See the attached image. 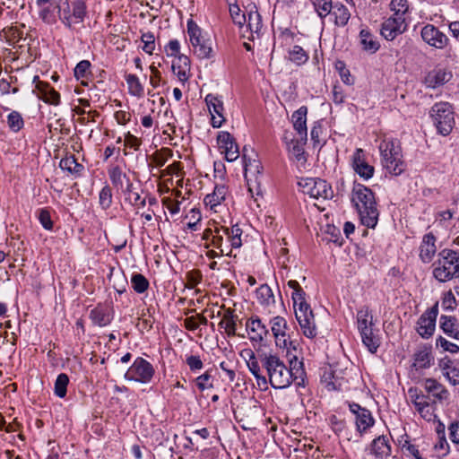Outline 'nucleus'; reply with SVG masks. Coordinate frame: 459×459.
Instances as JSON below:
<instances>
[{"mask_svg":"<svg viewBox=\"0 0 459 459\" xmlns=\"http://www.w3.org/2000/svg\"><path fill=\"white\" fill-rule=\"evenodd\" d=\"M260 360L266 371L267 384L273 388L284 389L294 381L299 385L303 384L306 376L304 364L296 355L289 359L288 365L279 356L272 353L263 354Z\"/></svg>","mask_w":459,"mask_h":459,"instance_id":"f257e3e1","label":"nucleus"},{"mask_svg":"<svg viewBox=\"0 0 459 459\" xmlns=\"http://www.w3.org/2000/svg\"><path fill=\"white\" fill-rule=\"evenodd\" d=\"M288 286L293 290L291 298L296 319L303 334L310 339L317 335L315 316L306 299V292L295 280L288 281Z\"/></svg>","mask_w":459,"mask_h":459,"instance_id":"f03ea898","label":"nucleus"},{"mask_svg":"<svg viewBox=\"0 0 459 459\" xmlns=\"http://www.w3.org/2000/svg\"><path fill=\"white\" fill-rule=\"evenodd\" d=\"M351 202L359 214L361 223L374 229L377 224L379 212L371 189L364 185L355 184L351 192Z\"/></svg>","mask_w":459,"mask_h":459,"instance_id":"7ed1b4c3","label":"nucleus"},{"mask_svg":"<svg viewBox=\"0 0 459 459\" xmlns=\"http://www.w3.org/2000/svg\"><path fill=\"white\" fill-rule=\"evenodd\" d=\"M433 277L439 282H446L459 277V251L443 249L432 264Z\"/></svg>","mask_w":459,"mask_h":459,"instance_id":"20e7f679","label":"nucleus"},{"mask_svg":"<svg viewBox=\"0 0 459 459\" xmlns=\"http://www.w3.org/2000/svg\"><path fill=\"white\" fill-rule=\"evenodd\" d=\"M383 167L392 175H401L405 170L402 150L399 143L393 139H385L379 144Z\"/></svg>","mask_w":459,"mask_h":459,"instance_id":"39448f33","label":"nucleus"},{"mask_svg":"<svg viewBox=\"0 0 459 459\" xmlns=\"http://www.w3.org/2000/svg\"><path fill=\"white\" fill-rule=\"evenodd\" d=\"M87 14V5L84 0H59L58 18L69 30H75L82 24Z\"/></svg>","mask_w":459,"mask_h":459,"instance_id":"423d86ee","label":"nucleus"},{"mask_svg":"<svg viewBox=\"0 0 459 459\" xmlns=\"http://www.w3.org/2000/svg\"><path fill=\"white\" fill-rule=\"evenodd\" d=\"M429 114L438 134L446 136L452 132L455 124V113L448 102L436 103Z\"/></svg>","mask_w":459,"mask_h":459,"instance_id":"0eeeda50","label":"nucleus"},{"mask_svg":"<svg viewBox=\"0 0 459 459\" xmlns=\"http://www.w3.org/2000/svg\"><path fill=\"white\" fill-rule=\"evenodd\" d=\"M357 326L363 344L371 353L379 347V340L373 333V320L368 307H361L357 312Z\"/></svg>","mask_w":459,"mask_h":459,"instance_id":"6e6552de","label":"nucleus"},{"mask_svg":"<svg viewBox=\"0 0 459 459\" xmlns=\"http://www.w3.org/2000/svg\"><path fill=\"white\" fill-rule=\"evenodd\" d=\"M187 34L194 54L198 58L209 59L212 57L211 40L205 38L200 27L193 20L187 22Z\"/></svg>","mask_w":459,"mask_h":459,"instance_id":"1a4fd4ad","label":"nucleus"},{"mask_svg":"<svg viewBox=\"0 0 459 459\" xmlns=\"http://www.w3.org/2000/svg\"><path fill=\"white\" fill-rule=\"evenodd\" d=\"M154 372V368L149 361L138 357L126 372L125 378L128 381L147 384L152 381Z\"/></svg>","mask_w":459,"mask_h":459,"instance_id":"9d476101","label":"nucleus"},{"mask_svg":"<svg viewBox=\"0 0 459 459\" xmlns=\"http://www.w3.org/2000/svg\"><path fill=\"white\" fill-rule=\"evenodd\" d=\"M211 232L212 236L218 235L221 237V246L228 244L231 250L233 248H239L242 246V234L243 230L238 225H234L231 228L215 225L213 228L204 230V233Z\"/></svg>","mask_w":459,"mask_h":459,"instance_id":"9b49d317","label":"nucleus"},{"mask_svg":"<svg viewBox=\"0 0 459 459\" xmlns=\"http://www.w3.org/2000/svg\"><path fill=\"white\" fill-rule=\"evenodd\" d=\"M302 192L313 198H322L324 200L333 197L332 187L325 180L320 178H305L299 182Z\"/></svg>","mask_w":459,"mask_h":459,"instance_id":"f8f14e48","label":"nucleus"},{"mask_svg":"<svg viewBox=\"0 0 459 459\" xmlns=\"http://www.w3.org/2000/svg\"><path fill=\"white\" fill-rule=\"evenodd\" d=\"M270 324L276 346L281 349H286L288 353L291 347L295 350L296 347L287 333L289 329L287 320L282 316H276L271 319Z\"/></svg>","mask_w":459,"mask_h":459,"instance_id":"ddd939ff","label":"nucleus"},{"mask_svg":"<svg viewBox=\"0 0 459 459\" xmlns=\"http://www.w3.org/2000/svg\"><path fill=\"white\" fill-rule=\"evenodd\" d=\"M349 409L355 416V425L359 437H362V435L375 423L371 411L361 407L356 403H350Z\"/></svg>","mask_w":459,"mask_h":459,"instance_id":"4468645a","label":"nucleus"},{"mask_svg":"<svg viewBox=\"0 0 459 459\" xmlns=\"http://www.w3.org/2000/svg\"><path fill=\"white\" fill-rule=\"evenodd\" d=\"M437 314V303L431 308L425 311L419 318L417 322V332L422 338L428 339L434 333Z\"/></svg>","mask_w":459,"mask_h":459,"instance_id":"2eb2a0df","label":"nucleus"},{"mask_svg":"<svg viewBox=\"0 0 459 459\" xmlns=\"http://www.w3.org/2000/svg\"><path fill=\"white\" fill-rule=\"evenodd\" d=\"M262 18L256 7L252 6L247 12V17L244 29H240L243 37L249 40H255L260 37L262 30Z\"/></svg>","mask_w":459,"mask_h":459,"instance_id":"dca6fc26","label":"nucleus"},{"mask_svg":"<svg viewBox=\"0 0 459 459\" xmlns=\"http://www.w3.org/2000/svg\"><path fill=\"white\" fill-rule=\"evenodd\" d=\"M351 166L353 170L364 180L370 179L375 169L367 160L366 152L361 148L356 149L351 156Z\"/></svg>","mask_w":459,"mask_h":459,"instance_id":"f3484780","label":"nucleus"},{"mask_svg":"<svg viewBox=\"0 0 459 459\" xmlns=\"http://www.w3.org/2000/svg\"><path fill=\"white\" fill-rule=\"evenodd\" d=\"M205 103L212 116V125L213 127H221L225 121L223 101L221 97L209 93L205 96Z\"/></svg>","mask_w":459,"mask_h":459,"instance_id":"a211bd4d","label":"nucleus"},{"mask_svg":"<svg viewBox=\"0 0 459 459\" xmlns=\"http://www.w3.org/2000/svg\"><path fill=\"white\" fill-rule=\"evenodd\" d=\"M409 23H406L403 20L399 21L391 17L385 18L380 29V33L384 39L392 41L398 36L403 34L408 29Z\"/></svg>","mask_w":459,"mask_h":459,"instance_id":"6ab92c4d","label":"nucleus"},{"mask_svg":"<svg viewBox=\"0 0 459 459\" xmlns=\"http://www.w3.org/2000/svg\"><path fill=\"white\" fill-rule=\"evenodd\" d=\"M246 330L249 340L253 343L261 344L269 335V330L266 325L262 323L261 319L256 316L247 319Z\"/></svg>","mask_w":459,"mask_h":459,"instance_id":"aec40b11","label":"nucleus"},{"mask_svg":"<svg viewBox=\"0 0 459 459\" xmlns=\"http://www.w3.org/2000/svg\"><path fill=\"white\" fill-rule=\"evenodd\" d=\"M217 141L221 153H224L228 161H234L239 157L238 144L230 133L221 132L217 137Z\"/></svg>","mask_w":459,"mask_h":459,"instance_id":"412c9836","label":"nucleus"},{"mask_svg":"<svg viewBox=\"0 0 459 459\" xmlns=\"http://www.w3.org/2000/svg\"><path fill=\"white\" fill-rule=\"evenodd\" d=\"M420 35L427 44L436 48H443L448 42L447 37L432 24L425 25Z\"/></svg>","mask_w":459,"mask_h":459,"instance_id":"4be33fe9","label":"nucleus"},{"mask_svg":"<svg viewBox=\"0 0 459 459\" xmlns=\"http://www.w3.org/2000/svg\"><path fill=\"white\" fill-rule=\"evenodd\" d=\"M211 234V232L203 233V239L205 241V247H212L218 249L219 251L209 250L206 253L207 257L213 259L222 255L230 256L231 248H230V246L228 244H225V246H221V237L215 235L214 238V236H212Z\"/></svg>","mask_w":459,"mask_h":459,"instance_id":"5701e85b","label":"nucleus"},{"mask_svg":"<svg viewBox=\"0 0 459 459\" xmlns=\"http://www.w3.org/2000/svg\"><path fill=\"white\" fill-rule=\"evenodd\" d=\"M244 352L247 356V365L250 373L254 376L256 380V384L260 388L265 389L267 387V377L263 374L262 364L260 365L254 351L251 350H245Z\"/></svg>","mask_w":459,"mask_h":459,"instance_id":"b1692460","label":"nucleus"},{"mask_svg":"<svg viewBox=\"0 0 459 459\" xmlns=\"http://www.w3.org/2000/svg\"><path fill=\"white\" fill-rule=\"evenodd\" d=\"M36 4L40 8L39 18L47 24H55L56 22V12L59 11V1L37 0Z\"/></svg>","mask_w":459,"mask_h":459,"instance_id":"393cba45","label":"nucleus"},{"mask_svg":"<svg viewBox=\"0 0 459 459\" xmlns=\"http://www.w3.org/2000/svg\"><path fill=\"white\" fill-rule=\"evenodd\" d=\"M436 241L437 238L431 232L427 233L423 236L421 243L419 247V255L423 263L429 264L432 261L434 255L437 253Z\"/></svg>","mask_w":459,"mask_h":459,"instance_id":"a878e982","label":"nucleus"},{"mask_svg":"<svg viewBox=\"0 0 459 459\" xmlns=\"http://www.w3.org/2000/svg\"><path fill=\"white\" fill-rule=\"evenodd\" d=\"M422 386L425 391L434 398L435 402H443L449 397L448 390L435 378L424 379Z\"/></svg>","mask_w":459,"mask_h":459,"instance_id":"bb28decb","label":"nucleus"},{"mask_svg":"<svg viewBox=\"0 0 459 459\" xmlns=\"http://www.w3.org/2000/svg\"><path fill=\"white\" fill-rule=\"evenodd\" d=\"M35 91H37L38 97L44 102L55 106L60 103V94L48 82L38 80Z\"/></svg>","mask_w":459,"mask_h":459,"instance_id":"cd10ccee","label":"nucleus"},{"mask_svg":"<svg viewBox=\"0 0 459 459\" xmlns=\"http://www.w3.org/2000/svg\"><path fill=\"white\" fill-rule=\"evenodd\" d=\"M438 367L442 371L443 376L452 385H459V368L456 367L455 362L448 356H445L438 361Z\"/></svg>","mask_w":459,"mask_h":459,"instance_id":"c85d7f7f","label":"nucleus"},{"mask_svg":"<svg viewBox=\"0 0 459 459\" xmlns=\"http://www.w3.org/2000/svg\"><path fill=\"white\" fill-rule=\"evenodd\" d=\"M229 194L228 187L221 184L216 185L212 193L208 194L204 199V204L209 207L212 211L217 212V207L220 206L226 199Z\"/></svg>","mask_w":459,"mask_h":459,"instance_id":"c756f323","label":"nucleus"},{"mask_svg":"<svg viewBox=\"0 0 459 459\" xmlns=\"http://www.w3.org/2000/svg\"><path fill=\"white\" fill-rule=\"evenodd\" d=\"M90 319L94 325H98L100 327L107 326L113 320V311L106 306L98 305L91 310Z\"/></svg>","mask_w":459,"mask_h":459,"instance_id":"7c9ffc66","label":"nucleus"},{"mask_svg":"<svg viewBox=\"0 0 459 459\" xmlns=\"http://www.w3.org/2000/svg\"><path fill=\"white\" fill-rule=\"evenodd\" d=\"M369 454L375 459H384L391 455V445L386 436H380L375 438L369 447Z\"/></svg>","mask_w":459,"mask_h":459,"instance_id":"2f4dec72","label":"nucleus"},{"mask_svg":"<svg viewBox=\"0 0 459 459\" xmlns=\"http://www.w3.org/2000/svg\"><path fill=\"white\" fill-rule=\"evenodd\" d=\"M307 108L306 106H302L294 111L291 116L293 127L297 131L299 137L302 138V140H307Z\"/></svg>","mask_w":459,"mask_h":459,"instance_id":"473e14b6","label":"nucleus"},{"mask_svg":"<svg viewBox=\"0 0 459 459\" xmlns=\"http://www.w3.org/2000/svg\"><path fill=\"white\" fill-rule=\"evenodd\" d=\"M391 14L389 17L399 21L403 20L406 23L410 22V8L408 0H391L389 3Z\"/></svg>","mask_w":459,"mask_h":459,"instance_id":"72a5a7b5","label":"nucleus"},{"mask_svg":"<svg viewBox=\"0 0 459 459\" xmlns=\"http://www.w3.org/2000/svg\"><path fill=\"white\" fill-rule=\"evenodd\" d=\"M255 297L258 303L266 308L269 313H273V307L275 306V297L273 290L267 284H262L255 290Z\"/></svg>","mask_w":459,"mask_h":459,"instance_id":"f704fd0d","label":"nucleus"},{"mask_svg":"<svg viewBox=\"0 0 459 459\" xmlns=\"http://www.w3.org/2000/svg\"><path fill=\"white\" fill-rule=\"evenodd\" d=\"M323 379L325 383V387L329 391H341L347 384V380L342 376V372L337 370L325 372Z\"/></svg>","mask_w":459,"mask_h":459,"instance_id":"c9c22d12","label":"nucleus"},{"mask_svg":"<svg viewBox=\"0 0 459 459\" xmlns=\"http://www.w3.org/2000/svg\"><path fill=\"white\" fill-rule=\"evenodd\" d=\"M172 71L180 82H186L188 79L190 71V60L185 55H178L172 63Z\"/></svg>","mask_w":459,"mask_h":459,"instance_id":"e433bc0d","label":"nucleus"},{"mask_svg":"<svg viewBox=\"0 0 459 459\" xmlns=\"http://www.w3.org/2000/svg\"><path fill=\"white\" fill-rule=\"evenodd\" d=\"M442 331L450 338L459 340V322L456 317L442 315L439 319Z\"/></svg>","mask_w":459,"mask_h":459,"instance_id":"4c0bfd02","label":"nucleus"},{"mask_svg":"<svg viewBox=\"0 0 459 459\" xmlns=\"http://www.w3.org/2000/svg\"><path fill=\"white\" fill-rule=\"evenodd\" d=\"M238 321V316L234 313V310L231 308H227L224 311L222 319L219 323V326L224 329L226 334L230 337L235 336L237 334V322Z\"/></svg>","mask_w":459,"mask_h":459,"instance_id":"58836bf2","label":"nucleus"},{"mask_svg":"<svg viewBox=\"0 0 459 459\" xmlns=\"http://www.w3.org/2000/svg\"><path fill=\"white\" fill-rule=\"evenodd\" d=\"M451 77V73L446 71L445 69H434L428 74L425 78V82L428 87L437 88L447 82Z\"/></svg>","mask_w":459,"mask_h":459,"instance_id":"ea45409f","label":"nucleus"},{"mask_svg":"<svg viewBox=\"0 0 459 459\" xmlns=\"http://www.w3.org/2000/svg\"><path fill=\"white\" fill-rule=\"evenodd\" d=\"M359 44L364 51L369 53H376L380 48L376 36L368 29L359 31Z\"/></svg>","mask_w":459,"mask_h":459,"instance_id":"a19ab883","label":"nucleus"},{"mask_svg":"<svg viewBox=\"0 0 459 459\" xmlns=\"http://www.w3.org/2000/svg\"><path fill=\"white\" fill-rule=\"evenodd\" d=\"M59 167L62 170L73 175L75 178L81 177L84 167L79 163L74 155H68L61 159Z\"/></svg>","mask_w":459,"mask_h":459,"instance_id":"79ce46f5","label":"nucleus"},{"mask_svg":"<svg viewBox=\"0 0 459 459\" xmlns=\"http://www.w3.org/2000/svg\"><path fill=\"white\" fill-rule=\"evenodd\" d=\"M243 160H244V174L245 178L247 181L248 185V190L250 193H253V186L250 184V181L252 180L251 177H255V181L257 180V175L260 174V163L257 160H251L250 159H247L246 154H243Z\"/></svg>","mask_w":459,"mask_h":459,"instance_id":"37998d69","label":"nucleus"},{"mask_svg":"<svg viewBox=\"0 0 459 459\" xmlns=\"http://www.w3.org/2000/svg\"><path fill=\"white\" fill-rule=\"evenodd\" d=\"M433 359L430 349L423 347L415 352L413 366L417 369L427 368L430 367Z\"/></svg>","mask_w":459,"mask_h":459,"instance_id":"c03bdc74","label":"nucleus"},{"mask_svg":"<svg viewBox=\"0 0 459 459\" xmlns=\"http://www.w3.org/2000/svg\"><path fill=\"white\" fill-rule=\"evenodd\" d=\"M127 84L128 93L134 97L141 99L144 95V87L139 77L135 74H129L125 76Z\"/></svg>","mask_w":459,"mask_h":459,"instance_id":"a18cd8bd","label":"nucleus"},{"mask_svg":"<svg viewBox=\"0 0 459 459\" xmlns=\"http://www.w3.org/2000/svg\"><path fill=\"white\" fill-rule=\"evenodd\" d=\"M331 13L334 16V24L340 27L345 26L351 18L349 9L342 3H336Z\"/></svg>","mask_w":459,"mask_h":459,"instance_id":"49530a36","label":"nucleus"},{"mask_svg":"<svg viewBox=\"0 0 459 459\" xmlns=\"http://www.w3.org/2000/svg\"><path fill=\"white\" fill-rule=\"evenodd\" d=\"M408 395L411 403L414 405L417 411L424 409L425 406L430 404L429 397L425 395L421 391L417 388L411 387L408 390Z\"/></svg>","mask_w":459,"mask_h":459,"instance_id":"de8ad7c7","label":"nucleus"},{"mask_svg":"<svg viewBox=\"0 0 459 459\" xmlns=\"http://www.w3.org/2000/svg\"><path fill=\"white\" fill-rule=\"evenodd\" d=\"M127 186L126 189V200L137 209L143 208L146 205V198L142 197L141 195L134 190L133 184L127 178Z\"/></svg>","mask_w":459,"mask_h":459,"instance_id":"09e8293b","label":"nucleus"},{"mask_svg":"<svg viewBox=\"0 0 459 459\" xmlns=\"http://www.w3.org/2000/svg\"><path fill=\"white\" fill-rule=\"evenodd\" d=\"M91 66L90 61L82 60L76 65L74 70V77L77 80H81L82 84L84 86L88 85V79L91 74Z\"/></svg>","mask_w":459,"mask_h":459,"instance_id":"8fccbe9b","label":"nucleus"},{"mask_svg":"<svg viewBox=\"0 0 459 459\" xmlns=\"http://www.w3.org/2000/svg\"><path fill=\"white\" fill-rule=\"evenodd\" d=\"M307 140L300 139H290L289 143L288 151L289 152L295 157L298 161H306L305 152L303 149V145L305 144Z\"/></svg>","mask_w":459,"mask_h":459,"instance_id":"3c124183","label":"nucleus"},{"mask_svg":"<svg viewBox=\"0 0 459 459\" xmlns=\"http://www.w3.org/2000/svg\"><path fill=\"white\" fill-rule=\"evenodd\" d=\"M316 12L321 19L328 16L333 9L332 0H311Z\"/></svg>","mask_w":459,"mask_h":459,"instance_id":"603ef678","label":"nucleus"},{"mask_svg":"<svg viewBox=\"0 0 459 459\" xmlns=\"http://www.w3.org/2000/svg\"><path fill=\"white\" fill-rule=\"evenodd\" d=\"M289 58L296 65H301L308 60V54L300 46L296 45L289 51Z\"/></svg>","mask_w":459,"mask_h":459,"instance_id":"864d4df0","label":"nucleus"},{"mask_svg":"<svg viewBox=\"0 0 459 459\" xmlns=\"http://www.w3.org/2000/svg\"><path fill=\"white\" fill-rule=\"evenodd\" d=\"M69 377L66 374L61 373L57 376L54 386V393L57 397L64 398L66 395Z\"/></svg>","mask_w":459,"mask_h":459,"instance_id":"5fc2aeb1","label":"nucleus"},{"mask_svg":"<svg viewBox=\"0 0 459 459\" xmlns=\"http://www.w3.org/2000/svg\"><path fill=\"white\" fill-rule=\"evenodd\" d=\"M131 284L134 290L139 294L143 293L149 288V281L141 273H134L131 277Z\"/></svg>","mask_w":459,"mask_h":459,"instance_id":"6e6d98bb","label":"nucleus"},{"mask_svg":"<svg viewBox=\"0 0 459 459\" xmlns=\"http://www.w3.org/2000/svg\"><path fill=\"white\" fill-rule=\"evenodd\" d=\"M141 41L143 42L142 49L148 55H152L155 50V36L152 32H142Z\"/></svg>","mask_w":459,"mask_h":459,"instance_id":"4d7b16f0","label":"nucleus"},{"mask_svg":"<svg viewBox=\"0 0 459 459\" xmlns=\"http://www.w3.org/2000/svg\"><path fill=\"white\" fill-rule=\"evenodd\" d=\"M108 176L111 183L116 187H123V181L125 178H127L126 175L122 172L121 169L118 166L110 168L108 169Z\"/></svg>","mask_w":459,"mask_h":459,"instance_id":"13d9d810","label":"nucleus"},{"mask_svg":"<svg viewBox=\"0 0 459 459\" xmlns=\"http://www.w3.org/2000/svg\"><path fill=\"white\" fill-rule=\"evenodd\" d=\"M230 13L233 22L239 26L240 29H244V25L247 22V15L245 13H241L240 8L237 4H230Z\"/></svg>","mask_w":459,"mask_h":459,"instance_id":"bf43d9fd","label":"nucleus"},{"mask_svg":"<svg viewBox=\"0 0 459 459\" xmlns=\"http://www.w3.org/2000/svg\"><path fill=\"white\" fill-rule=\"evenodd\" d=\"M99 204L102 209L106 210L112 204V190L108 185H105L99 194Z\"/></svg>","mask_w":459,"mask_h":459,"instance_id":"052dcab7","label":"nucleus"},{"mask_svg":"<svg viewBox=\"0 0 459 459\" xmlns=\"http://www.w3.org/2000/svg\"><path fill=\"white\" fill-rule=\"evenodd\" d=\"M436 346L443 349L444 351L456 354L459 352V345L446 340L443 336H439L436 340Z\"/></svg>","mask_w":459,"mask_h":459,"instance_id":"680f3d73","label":"nucleus"},{"mask_svg":"<svg viewBox=\"0 0 459 459\" xmlns=\"http://www.w3.org/2000/svg\"><path fill=\"white\" fill-rule=\"evenodd\" d=\"M7 123L10 129H12L13 132H18L23 126V119L22 116L16 111H13L8 115Z\"/></svg>","mask_w":459,"mask_h":459,"instance_id":"e2e57ef3","label":"nucleus"},{"mask_svg":"<svg viewBox=\"0 0 459 459\" xmlns=\"http://www.w3.org/2000/svg\"><path fill=\"white\" fill-rule=\"evenodd\" d=\"M169 156H171V151L169 149H163L160 152L152 155V163L156 168H161L165 165Z\"/></svg>","mask_w":459,"mask_h":459,"instance_id":"0e129e2a","label":"nucleus"},{"mask_svg":"<svg viewBox=\"0 0 459 459\" xmlns=\"http://www.w3.org/2000/svg\"><path fill=\"white\" fill-rule=\"evenodd\" d=\"M195 384L199 390L204 391L205 389L212 388V375L210 371H205L201 376L195 378Z\"/></svg>","mask_w":459,"mask_h":459,"instance_id":"69168bd1","label":"nucleus"},{"mask_svg":"<svg viewBox=\"0 0 459 459\" xmlns=\"http://www.w3.org/2000/svg\"><path fill=\"white\" fill-rule=\"evenodd\" d=\"M38 218L42 227L47 230L53 229V221L51 220L50 212L47 209H40L39 211Z\"/></svg>","mask_w":459,"mask_h":459,"instance_id":"338daca9","label":"nucleus"},{"mask_svg":"<svg viewBox=\"0 0 459 459\" xmlns=\"http://www.w3.org/2000/svg\"><path fill=\"white\" fill-rule=\"evenodd\" d=\"M402 450L407 456H411L413 459H422L417 446L411 443L410 441H405L403 444Z\"/></svg>","mask_w":459,"mask_h":459,"instance_id":"774afa93","label":"nucleus"}]
</instances>
